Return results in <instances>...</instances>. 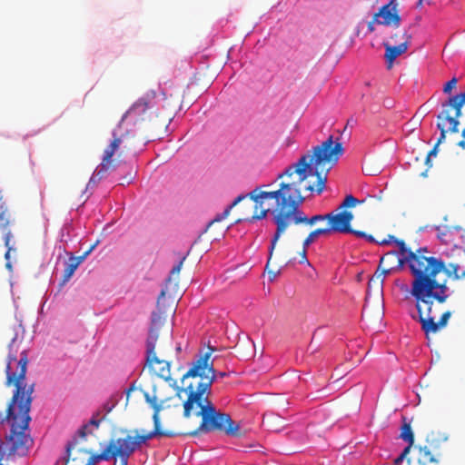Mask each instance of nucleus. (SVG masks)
Segmentation results:
<instances>
[{
  "instance_id": "1",
  "label": "nucleus",
  "mask_w": 465,
  "mask_h": 465,
  "mask_svg": "<svg viewBox=\"0 0 465 465\" xmlns=\"http://www.w3.org/2000/svg\"><path fill=\"white\" fill-rule=\"evenodd\" d=\"M342 143L330 135L321 144L314 146L300 159L277 175L281 180L279 188L265 190L270 185H262L248 193L254 202L253 220L273 214L276 231L269 248L265 269L275 278L280 274L282 265H272V254L281 235L292 224L307 223L308 217L299 210L304 200L313 193L321 194L326 186L327 175L343 154Z\"/></svg>"
},
{
  "instance_id": "2",
  "label": "nucleus",
  "mask_w": 465,
  "mask_h": 465,
  "mask_svg": "<svg viewBox=\"0 0 465 465\" xmlns=\"http://www.w3.org/2000/svg\"><path fill=\"white\" fill-rule=\"evenodd\" d=\"M213 350L209 347L208 351L201 354L183 376V387L179 390L178 395L180 398L182 393L186 395L183 416L189 418L195 415L202 418L195 430L183 431V436L196 437L213 431L223 432L232 437L242 436L239 424L228 413L219 411L209 399L215 379L213 360L211 359Z\"/></svg>"
},
{
  "instance_id": "3",
  "label": "nucleus",
  "mask_w": 465,
  "mask_h": 465,
  "mask_svg": "<svg viewBox=\"0 0 465 465\" xmlns=\"http://www.w3.org/2000/svg\"><path fill=\"white\" fill-rule=\"evenodd\" d=\"M14 351V342L9 345V354L6 360L5 374L6 386H15V391L6 409L5 419L10 423L11 430L7 437L9 455L25 456L33 443V440L26 433L31 417L29 415L33 401L35 384L25 383L27 371L28 356L25 350L16 356Z\"/></svg>"
},
{
  "instance_id": "4",
  "label": "nucleus",
  "mask_w": 465,
  "mask_h": 465,
  "mask_svg": "<svg viewBox=\"0 0 465 465\" xmlns=\"http://www.w3.org/2000/svg\"><path fill=\"white\" fill-rule=\"evenodd\" d=\"M163 98L151 91L139 98L123 115L121 122L113 131V140L104 149L102 162L95 169L90 182L100 181L107 172L114 170L115 164L113 156L119 150H129L131 147L130 130L125 126L137 123L149 122L153 127H165L170 121L169 115L161 116L156 111Z\"/></svg>"
},
{
  "instance_id": "5",
  "label": "nucleus",
  "mask_w": 465,
  "mask_h": 465,
  "mask_svg": "<svg viewBox=\"0 0 465 465\" xmlns=\"http://www.w3.org/2000/svg\"><path fill=\"white\" fill-rule=\"evenodd\" d=\"M442 269H444L443 262L431 268V271L427 273L419 271L417 278L412 279L411 284L410 292L415 299V308L418 313L417 321L426 336L430 333H436L444 328L451 316V312L447 311L442 313L440 321L436 322L432 315L434 303L443 304L450 297L447 281L439 282L436 279Z\"/></svg>"
},
{
  "instance_id": "6",
  "label": "nucleus",
  "mask_w": 465,
  "mask_h": 465,
  "mask_svg": "<svg viewBox=\"0 0 465 465\" xmlns=\"http://www.w3.org/2000/svg\"><path fill=\"white\" fill-rule=\"evenodd\" d=\"M391 242L396 243L399 247L400 254H401V262H398L399 264L407 263L413 279L417 278L418 271H421L422 273H427L431 271V268L442 263V262L436 257L427 256L426 253H428L429 251L426 247L413 251L406 246L403 240H399L393 235H389L387 240L380 242L379 244L384 245Z\"/></svg>"
},
{
  "instance_id": "7",
  "label": "nucleus",
  "mask_w": 465,
  "mask_h": 465,
  "mask_svg": "<svg viewBox=\"0 0 465 465\" xmlns=\"http://www.w3.org/2000/svg\"><path fill=\"white\" fill-rule=\"evenodd\" d=\"M163 321L160 312H153L151 327L146 340V366L160 378L175 383V381L171 377L170 361L159 359L155 353V344L159 336L158 331L163 324Z\"/></svg>"
},
{
  "instance_id": "8",
  "label": "nucleus",
  "mask_w": 465,
  "mask_h": 465,
  "mask_svg": "<svg viewBox=\"0 0 465 465\" xmlns=\"http://www.w3.org/2000/svg\"><path fill=\"white\" fill-rule=\"evenodd\" d=\"M153 420L154 428L152 431L143 435L127 434L124 437L118 438V442L121 444V447L124 452L131 456L142 444L154 437L173 438L176 436H183V431L162 429L160 417H157V413H153Z\"/></svg>"
},
{
  "instance_id": "9",
  "label": "nucleus",
  "mask_w": 465,
  "mask_h": 465,
  "mask_svg": "<svg viewBox=\"0 0 465 465\" xmlns=\"http://www.w3.org/2000/svg\"><path fill=\"white\" fill-rule=\"evenodd\" d=\"M464 104L465 92L450 96L441 104V111L437 115V119L446 121L450 133L459 132V118L461 116V108Z\"/></svg>"
},
{
  "instance_id": "10",
  "label": "nucleus",
  "mask_w": 465,
  "mask_h": 465,
  "mask_svg": "<svg viewBox=\"0 0 465 465\" xmlns=\"http://www.w3.org/2000/svg\"><path fill=\"white\" fill-rule=\"evenodd\" d=\"M411 35L407 31L395 33L391 36V42L383 43L385 47V59L388 68H391L394 60L406 53L411 43Z\"/></svg>"
},
{
  "instance_id": "11",
  "label": "nucleus",
  "mask_w": 465,
  "mask_h": 465,
  "mask_svg": "<svg viewBox=\"0 0 465 465\" xmlns=\"http://www.w3.org/2000/svg\"><path fill=\"white\" fill-rule=\"evenodd\" d=\"M327 217V224L325 227L329 233L340 232V233H351L354 229L351 228V223L353 220V214L351 212L342 210L341 212H331L325 214Z\"/></svg>"
},
{
  "instance_id": "12",
  "label": "nucleus",
  "mask_w": 465,
  "mask_h": 465,
  "mask_svg": "<svg viewBox=\"0 0 465 465\" xmlns=\"http://www.w3.org/2000/svg\"><path fill=\"white\" fill-rule=\"evenodd\" d=\"M87 429L88 424L82 426L78 430L76 436L67 443L66 454L68 459L66 460V465L77 464L84 457V459H87V456L90 454V450L84 448H78L74 452H73L76 446L80 445L82 441L86 440Z\"/></svg>"
},
{
  "instance_id": "13",
  "label": "nucleus",
  "mask_w": 465,
  "mask_h": 465,
  "mask_svg": "<svg viewBox=\"0 0 465 465\" xmlns=\"http://www.w3.org/2000/svg\"><path fill=\"white\" fill-rule=\"evenodd\" d=\"M453 259L446 263L441 259H440L444 263V269L440 272H444L448 276L451 277L454 280H460L465 278V249L458 248L454 251Z\"/></svg>"
},
{
  "instance_id": "14",
  "label": "nucleus",
  "mask_w": 465,
  "mask_h": 465,
  "mask_svg": "<svg viewBox=\"0 0 465 465\" xmlns=\"http://www.w3.org/2000/svg\"><path fill=\"white\" fill-rule=\"evenodd\" d=\"M374 15L375 19H380L379 25H394L395 27H399L401 25L397 0H391L387 5L381 6Z\"/></svg>"
},
{
  "instance_id": "15",
  "label": "nucleus",
  "mask_w": 465,
  "mask_h": 465,
  "mask_svg": "<svg viewBox=\"0 0 465 465\" xmlns=\"http://www.w3.org/2000/svg\"><path fill=\"white\" fill-rule=\"evenodd\" d=\"M441 456L439 446L432 440H427V445L419 447L418 462L420 465H428L430 463H438L439 457Z\"/></svg>"
},
{
  "instance_id": "16",
  "label": "nucleus",
  "mask_w": 465,
  "mask_h": 465,
  "mask_svg": "<svg viewBox=\"0 0 465 465\" xmlns=\"http://www.w3.org/2000/svg\"><path fill=\"white\" fill-rule=\"evenodd\" d=\"M95 247V244L91 246L88 251H86L83 255L81 256H72L69 259V262H67L64 275H63V283H65L68 282L73 274L74 273L75 270L78 268V266L84 262V260L87 257V255L94 250Z\"/></svg>"
},
{
  "instance_id": "17",
  "label": "nucleus",
  "mask_w": 465,
  "mask_h": 465,
  "mask_svg": "<svg viewBox=\"0 0 465 465\" xmlns=\"http://www.w3.org/2000/svg\"><path fill=\"white\" fill-rule=\"evenodd\" d=\"M447 124L448 123L444 120H438V122H437V128L440 131V135L438 138V141L435 143L434 147L428 153V154L426 156L425 163L428 166V169L430 168L432 165L430 163V158L432 156L437 155L439 145L445 141L447 132H450L449 127L446 128Z\"/></svg>"
},
{
  "instance_id": "18",
  "label": "nucleus",
  "mask_w": 465,
  "mask_h": 465,
  "mask_svg": "<svg viewBox=\"0 0 465 465\" xmlns=\"http://www.w3.org/2000/svg\"><path fill=\"white\" fill-rule=\"evenodd\" d=\"M401 262V254L400 252L395 251L385 253L380 260L378 270H382L384 267H393L394 270L402 267L405 263L399 264L398 262Z\"/></svg>"
},
{
  "instance_id": "19",
  "label": "nucleus",
  "mask_w": 465,
  "mask_h": 465,
  "mask_svg": "<svg viewBox=\"0 0 465 465\" xmlns=\"http://www.w3.org/2000/svg\"><path fill=\"white\" fill-rule=\"evenodd\" d=\"M393 271H394L393 267H388V268L384 267L381 271L377 269V271L375 272V273L372 275V277L370 279V281L368 282V288L369 289L377 288V289L381 290L385 276L387 274L391 273Z\"/></svg>"
},
{
  "instance_id": "20",
  "label": "nucleus",
  "mask_w": 465,
  "mask_h": 465,
  "mask_svg": "<svg viewBox=\"0 0 465 465\" xmlns=\"http://www.w3.org/2000/svg\"><path fill=\"white\" fill-rule=\"evenodd\" d=\"M246 196L245 195H239L237 196L234 201L220 214H217L214 219H213L211 222H209L207 227L204 230V232H207V230L215 223H219L225 218H227L230 214L231 210L237 205L242 200H243Z\"/></svg>"
},
{
  "instance_id": "21",
  "label": "nucleus",
  "mask_w": 465,
  "mask_h": 465,
  "mask_svg": "<svg viewBox=\"0 0 465 465\" xmlns=\"http://www.w3.org/2000/svg\"><path fill=\"white\" fill-rule=\"evenodd\" d=\"M246 196L245 195H239L237 196L234 201L220 214H217L214 219H213L211 222H209L207 227L204 230V232H207V230L215 223H219L225 218H227L230 214L231 210L237 205L242 200H243Z\"/></svg>"
},
{
  "instance_id": "22",
  "label": "nucleus",
  "mask_w": 465,
  "mask_h": 465,
  "mask_svg": "<svg viewBox=\"0 0 465 465\" xmlns=\"http://www.w3.org/2000/svg\"><path fill=\"white\" fill-rule=\"evenodd\" d=\"M401 439L408 442V445L412 446L414 443V435L411 427V424L404 420L401 428Z\"/></svg>"
},
{
  "instance_id": "23",
  "label": "nucleus",
  "mask_w": 465,
  "mask_h": 465,
  "mask_svg": "<svg viewBox=\"0 0 465 465\" xmlns=\"http://www.w3.org/2000/svg\"><path fill=\"white\" fill-rule=\"evenodd\" d=\"M330 234L326 228H318L310 232V234L303 241L302 246L304 249H307L320 235H328Z\"/></svg>"
},
{
  "instance_id": "24",
  "label": "nucleus",
  "mask_w": 465,
  "mask_h": 465,
  "mask_svg": "<svg viewBox=\"0 0 465 465\" xmlns=\"http://www.w3.org/2000/svg\"><path fill=\"white\" fill-rule=\"evenodd\" d=\"M3 232V238L5 242V246L7 248V251L5 254V258L8 261L10 257V252L12 251V247L10 246V241L12 237L11 231L8 229V226L5 228H0Z\"/></svg>"
},
{
  "instance_id": "25",
  "label": "nucleus",
  "mask_w": 465,
  "mask_h": 465,
  "mask_svg": "<svg viewBox=\"0 0 465 465\" xmlns=\"http://www.w3.org/2000/svg\"><path fill=\"white\" fill-rule=\"evenodd\" d=\"M359 203L360 201L357 198L351 194H349L344 198L343 202L339 206V209L345 210L347 208H352L355 207Z\"/></svg>"
},
{
  "instance_id": "26",
  "label": "nucleus",
  "mask_w": 465,
  "mask_h": 465,
  "mask_svg": "<svg viewBox=\"0 0 465 465\" xmlns=\"http://www.w3.org/2000/svg\"><path fill=\"white\" fill-rule=\"evenodd\" d=\"M145 400L146 401L151 405V407L154 410L153 413H157V417H159V412L162 409L161 404L159 403V401L155 396L151 397L149 393H145Z\"/></svg>"
},
{
  "instance_id": "27",
  "label": "nucleus",
  "mask_w": 465,
  "mask_h": 465,
  "mask_svg": "<svg viewBox=\"0 0 465 465\" xmlns=\"http://www.w3.org/2000/svg\"><path fill=\"white\" fill-rule=\"evenodd\" d=\"M186 259V256H183L181 261L173 267V269L170 272L169 281L173 278L177 277L182 270L183 264L184 260Z\"/></svg>"
},
{
  "instance_id": "28",
  "label": "nucleus",
  "mask_w": 465,
  "mask_h": 465,
  "mask_svg": "<svg viewBox=\"0 0 465 465\" xmlns=\"http://www.w3.org/2000/svg\"><path fill=\"white\" fill-rule=\"evenodd\" d=\"M352 234L357 236V237H360V238H364L369 242H374V243H379L380 242H377L372 235L367 234L366 232H364L362 231L354 230L352 232Z\"/></svg>"
},
{
  "instance_id": "29",
  "label": "nucleus",
  "mask_w": 465,
  "mask_h": 465,
  "mask_svg": "<svg viewBox=\"0 0 465 465\" xmlns=\"http://www.w3.org/2000/svg\"><path fill=\"white\" fill-rule=\"evenodd\" d=\"M457 78L453 77L450 81H448L443 86V92L445 94H450L457 85Z\"/></svg>"
},
{
  "instance_id": "30",
  "label": "nucleus",
  "mask_w": 465,
  "mask_h": 465,
  "mask_svg": "<svg viewBox=\"0 0 465 465\" xmlns=\"http://www.w3.org/2000/svg\"><path fill=\"white\" fill-rule=\"evenodd\" d=\"M320 221H327V217H325V214H316L311 218H308L306 224L313 225L314 223Z\"/></svg>"
},
{
  "instance_id": "31",
  "label": "nucleus",
  "mask_w": 465,
  "mask_h": 465,
  "mask_svg": "<svg viewBox=\"0 0 465 465\" xmlns=\"http://www.w3.org/2000/svg\"><path fill=\"white\" fill-rule=\"evenodd\" d=\"M131 456L123 450V453H120L117 458H119V465H127L128 460ZM116 465V464H114Z\"/></svg>"
},
{
  "instance_id": "32",
  "label": "nucleus",
  "mask_w": 465,
  "mask_h": 465,
  "mask_svg": "<svg viewBox=\"0 0 465 465\" xmlns=\"http://www.w3.org/2000/svg\"><path fill=\"white\" fill-rule=\"evenodd\" d=\"M379 22H380V19H378V18L375 19V15H373L372 20L368 23V30L370 32H373L375 29L374 25L375 24L379 25Z\"/></svg>"
},
{
  "instance_id": "33",
  "label": "nucleus",
  "mask_w": 465,
  "mask_h": 465,
  "mask_svg": "<svg viewBox=\"0 0 465 465\" xmlns=\"http://www.w3.org/2000/svg\"><path fill=\"white\" fill-rule=\"evenodd\" d=\"M412 446H410L408 445L407 447L404 448V450H402V452L400 454V457L404 460L407 458V456L409 455L410 451H411V449Z\"/></svg>"
},
{
  "instance_id": "34",
  "label": "nucleus",
  "mask_w": 465,
  "mask_h": 465,
  "mask_svg": "<svg viewBox=\"0 0 465 465\" xmlns=\"http://www.w3.org/2000/svg\"><path fill=\"white\" fill-rule=\"evenodd\" d=\"M136 391V387L134 385V383L131 384L130 387L125 391V393H126V400L128 401L129 398H130V395L131 393H133V391Z\"/></svg>"
},
{
  "instance_id": "35",
  "label": "nucleus",
  "mask_w": 465,
  "mask_h": 465,
  "mask_svg": "<svg viewBox=\"0 0 465 465\" xmlns=\"http://www.w3.org/2000/svg\"><path fill=\"white\" fill-rule=\"evenodd\" d=\"M101 421H102V419H96V417H95V416H94V417L90 420L89 424L94 425V426H95V427H98V426L100 425Z\"/></svg>"
},
{
  "instance_id": "36",
  "label": "nucleus",
  "mask_w": 465,
  "mask_h": 465,
  "mask_svg": "<svg viewBox=\"0 0 465 465\" xmlns=\"http://www.w3.org/2000/svg\"><path fill=\"white\" fill-rule=\"evenodd\" d=\"M431 0H419L416 4L417 8L422 7L424 4L430 5Z\"/></svg>"
},
{
  "instance_id": "37",
  "label": "nucleus",
  "mask_w": 465,
  "mask_h": 465,
  "mask_svg": "<svg viewBox=\"0 0 465 465\" xmlns=\"http://www.w3.org/2000/svg\"><path fill=\"white\" fill-rule=\"evenodd\" d=\"M301 261H300V263H305L307 262L308 263V259L306 257V249L303 248L302 252V254H301Z\"/></svg>"
},
{
  "instance_id": "38",
  "label": "nucleus",
  "mask_w": 465,
  "mask_h": 465,
  "mask_svg": "<svg viewBox=\"0 0 465 465\" xmlns=\"http://www.w3.org/2000/svg\"><path fill=\"white\" fill-rule=\"evenodd\" d=\"M214 371H216L214 370ZM226 376H227V373H226V372H215V379H214V381H215L217 378H221V379H222V378H224V377H226Z\"/></svg>"
},
{
  "instance_id": "39",
  "label": "nucleus",
  "mask_w": 465,
  "mask_h": 465,
  "mask_svg": "<svg viewBox=\"0 0 465 465\" xmlns=\"http://www.w3.org/2000/svg\"><path fill=\"white\" fill-rule=\"evenodd\" d=\"M403 461V460L399 456L395 459L394 460V464L395 465H400L401 462Z\"/></svg>"
},
{
  "instance_id": "40",
  "label": "nucleus",
  "mask_w": 465,
  "mask_h": 465,
  "mask_svg": "<svg viewBox=\"0 0 465 465\" xmlns=\"http://www.w3.org/2000/svg\"><path fill=\"white\" fill-rule=\"evenodd\" d=\"M458 145L462 149H465V140H461L458 143Z\"/></svg>"
},
{
  "instance_id": "41",
  "label": "nucleus",
  "mask_w": 465,
  "mask_h": 465,
  "mask_svg": "<svg viewBox=\"0 0 465 465\" xmlns=\"http://www.w3.org/2000/svg\"><path fill=\"white\" fill-rule=\"evenodd\" d=\"M419 112H420L422 116L425 115V114H426L425 110H422V107L420 108Z\"/></svg>"
},
{
  "instance_id": "42",
  "label": "nucleus",
  "mask_w": 465,
  "mask_h": 465,
  "mask_svg": "<svg viewBox=\"0 0 465 465\" xmlns=\"http://www.w3.org/2000/svg\"><path fill=\"white\" fill-rule=\"evenodd\" d=\"M419 112H420L422 116L425 115V114H426L425 110H422V107L420 108Z\"/></svg>"
},
{
  "instance_id": "43",
  "label": "nucleus",
  "mask_w": 465,
  "mask_h": 465,
  "mask_svg": "<svg viewBox=\"0 0 465 465\" xmlns=\"http://www.w3.org/2000/svg\"><path fill=\"white\" fill-rule=\"evenodd\" d=\"M427 171H428V169H426L424 172L420 173V176H426Z\"/></svg>"
},
{
  "instance_id": "44",
  "label": "nucleus",
  "mask_w": 465,
  "mask_h": 465,
  "mask_svg": "<svg viewBox=\"0 0 465 465\" xmlns=\"http://www.w3.org/2000/svg\"><path fill=\"white\" fill-rule=\"evenodd\" d=\"M461 135H462L463 138H465V128L462 130Z\"/></svg>"
},
{
  "instance_id": "45",
  "label": "nucleus",
  "mask_w": 465,
  "mask_h": 465,
  "mask_svg": "<svg viewBox=\"0 0 465 465\" xmlns=\"http://www.w3.org/2000/svg\"><path fill=\"white\" fill-rule=\"evenodd\" d=\"M6 267L9 268V269L12 267L11 263L9 262H6Z\"/></svg>"
},
{
  "instance_id": "46",
  "label": "nucleus",
  "mask_w": 465,
  "mask_h": 465,
  "mask_svg": "<svg viewBox=\"0 0 465 465\" xmlns=\"http://www.w3.org/2000/svg\"><path fill=\"white\" fill-rule=\"evenodd\" d=\"M395 39L398 41V43L401 41V37H400V36L395 37Z\"/></svg>"
},
{
  "instance_id": "47",
  "label": "nucleus",
  "mask_w": 465,
  "mask_h": 465,
  "mask_svg": "<svg viewBox=\"0 0 465 465\" xmlns=\"http://www.w3.org/2000/svg\"><path fill=\"white\" fill-rule=\"evenodd\" d=\"M176 350L179 351L181 350V347H180V346H178V347L176 348Z\"/></svg>"
}]
</instances>
